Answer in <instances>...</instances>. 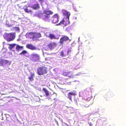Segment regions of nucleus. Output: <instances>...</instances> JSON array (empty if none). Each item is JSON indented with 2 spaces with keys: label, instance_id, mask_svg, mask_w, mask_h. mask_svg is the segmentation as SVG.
<instances>
[{
  "label": "nucleus",
  "instance_id": "39448f33",
  "mask_svg": "<svg viewBox=\"0 0 126 126\" xmlns=\"http://www.w3.org/2000/svg\"><path fill=\"white\" fill-rule=\"evenodd\" d=\"M52 22L54 23H56L58 22L59 21V17L57 14H55L53 16Z\"/></svg>",
  "mask_w": 126,
  "mask_h": 126
},
{
  "label": "nucleus",
  "instance_id": "bb28decb",
  "mask_svg": "<svg viewBox=\"0 0 126 126\" xmlns=\"http://www.w3.org/2000/svg\"><path fill=\"white\" fill-rule=\"evenodd\" d=\"M104 97L106 99L107 98V95H105L104 96Z\"/></svg>",
  "mask_w": 126,
  "mask_h": 126
},
{
  "label": "nucleus",
  "instance_id": "9d476101",
  "mask_svg": "<svg viewBox=\"0 0 126 126\" xmlns=\"http://www.w3.org/2000/svg\"><path fill=\"white\" fill-rule=\"evenodd\" d=\"M41 35L40 33H36L34 32L33 40H36L37 39L41 37Z\"/></svg>",
  "mask_w": 126,
  "mask_h": 126
},
{
  "label": "nucleus",
  "instance_id": "a878e982",
  "mask_svg": "<svg viewBox=\"0 0 126 126\" xmlns=\"http://www.w3.org/2000/svg\"><path fill=\"white\" fill-rule=\"evenodd\" d=\"M38 1L39 2L41 5L43 3L44 1V0H38Z\"/></svg>",
  "mask_w": 126,
  "mask_h": 126
},
{
  "label": "nucleus",
  "instance_id": "f257e3e1",
  "mask_svg": "<svg viewBox=\"0 0 126 126\" xmlns=\"http://www.w3.org/2000/svg\"><path fill=\"white\" fill-rule=\"evenodd\" d=\"M15 33H5L3 35L4 38L8 42L14 40L16 37Z\"/></svg>",
  "mask_w": 126,
  "mask_h": 126
},
{
  "label": "nucleus",
  "instance_id": "423d86ee",
  "mask_svg": "<svg viewBox=\"0 0 126 126\" xmlns=\"http://www.w3.org/2000/svg\"><path fill=\"white\" fill-rule=\"evenodd\" d=\"M62 12L63 14V15L66 16V18L68 20V22L69 23V22L68 21L69 19V17L70 15V13L67 11L65 10H63Z\"/></svg>",
  "mask_w": 126,
  "mask_h": 126
},
{
  "label": "nucleus",
  "instance_id": "393cba45",
  "mask_svg": "<svg viewBox=\"0 0 126 126\" xmlns=\"http://www.w3.org/2000/svg\"><path fill=\"white\" fill-rule=\"evenodd\" d=\"M90 105V104L88 102H86L85 103L84 106L85 107H88Z\"/></svg>",
  "mask_w": 126,
  "mask_h": 126
},
{
  "label": "nucleus",
  "instance_id": "20e7f679",
  "mask_svg": "<svg viewBox=\"0 0 126 126\" xmlns=\"http://www.w3.org/2000/svg\"><path fill=\"white\" fill-rule=\"evenodd\" d=\"M69 40V37L65 35H64L60 39L59 43L61 45H63L64 42H66Z\"/></svg>",
  "mask_w": 126,
  "mask_h": 126
},
{
  "label": "nucleus",
  "instance_id": "7ed1b4c3",
  "mask_svg": "<svg viewBox=\"0 0 126 126\" xmlns=\"http://www.w3.org/2000/svg\"><path fill=\"white\" fill-rule=\"evenodd\" d=\"M30 59V60L32 62H36L39 60V56L37 54H32L31 55Z\"/></svg>",
  "mask_w": 126,
  "mask_h": 126
},
{
  "label": "nucleus",
  "instance_id": "412c9836",
  "mask_svg": "<svg viewBox=\"0 0 126 126\" xmlns=\"http://www.w3.org/2000/svg\"><path fill=\"white\" fill-rule=\"evenodd\" d=\"M8 45L9 46V49L11 50L16 45V44H9Z\"/></svg>",
  "mask_w": 126,
  "mask_h": 126
},
{
  "label": "nucleus",
  "instance_id": "6ab92c4d",
  "mask_svg": "<svg viewBox=\"0 0 126 126\" xmlns=\"http://www.w3.org/2000/svg\"><path fill=\"white\" fill-rule=\"evenodd\" d=\"M71 50H69L67 51V54H64V52L63 51H62L61 52V56L62 57H64L66 55H67L69 53V52L71 51Z\"/></svg>",
  "mask_w": 126,
  "mask_h": 126
},
{
  "label": "nucleus",
  "instance_id": "f03ea898",
  "mask_svg": "<svg viewBox=\"0 0 126 126\" xmlns=\"http://www.w3.org/2000/svg\"><path fill=\"white\" fill-rule=\"evenodd\" d=\"M36 73L39 76L47 74V68L44 66L38 67Z\"/></svg>",
  "mask_w": 126,
  "mask_h": 126
},
{
  "label": "nucleus",
  "instance_id": "f3484780",
  "mask_svg": "<svg viewBox=\"0 0 126 126\" xmlns=\"http://www.w3.org/2000/svg\"><path fill=\"white\" fill-rule=\"evenodd\" d=\"M35 76V74L34 73H31V76L29 78V80L32 81L34 80V77Z\"/></svg>",
  "mask_w": 126,
  "mask_h": 126
},
{
  "label": "nucleus",
  "instance_id": "0eeeda50",
  "mask_svg": "<svg viewBox=\"0 0 126 126\" xmlns=\"http://www.w3.org/2000/svg\"><path fill=\"white\" fill-rule=\"evenodd\" d=\"M57 45L56 43L55 42H52L49 43L47 46L51 50L55 47Z\"/></svg>",
  "mask_w": 126,
  "mask_h": 126
},
{
  "label": "nucleus",
  "instance_id": "ddd939ff",
  "mask_svg": "<svg viewBox=\"0 0 126 126\" xmlns=\"http://www.w3.org/2000/svg\"><path fill=\"white\" fill-rule=\"evenodd\" d=\"M34 32H29L27 33L26 35L27 37L30 38H32L33 40L34 37Z\"/></svg>",
  "mask_w": 126,
  "mask_h": 126
},
{
  "label": "nucleus",
  "instance_id": "6e6552de",
  "mask_svg": "<svg viewBox=\"0 0 126 126\" xmlns=\"http://www.w3.org/2000/svg\"><path fill=\"white\" fill-rule=\"evenodd\" d=\"M26 47L31 50H33L36 49V48L31 44H28L26 46Z\"/></svg>",
  "mask_w": 126,
  "mask_h": 126
},
{
  "label": "nucleus",
  "instance_id": "b1692460",
  "mask_svg": "<svg viewBox=\"0 0 126 126\" xmlns=\"http://www.w3.org/2000/svg\"><path fill=\"white\" fill-rule=\"evenodd\" d=\"M27 51L25 50H23L19 53V54L21 55H24L25 54L27 53Z\"/></svg>",
  "mask_w": 126,
  "mask_h": 126
},
{
  "label": "nucleus",
  "instance_id": "2eb2a0df",
  "mask_svg": "<svg viewBox=\"0 0 126 126\" xmlns=\"http://www.w3.org/2000/svg\"><path fill=\"white\" fill-rule=\"evenodd\" d=\"M44 13L50 16V15H52L53 13L52 11L50 10H44Z\"/></svg>",
  "mask_w": 126,
  "mask_h": 126
},
{
  "label": "nucleus",
  "instance_id": "a211bd4d",
  "mask_svg": "<svg viewBox=\"0 0 126 126\" xmlns=\"http://www.w3.org/2000/svg\"><path fill=\"white\" fill-rule=\"evenodd\" d=\"M50 17V16L46 14L43 17V19L45 21H47L48 20Z\"/></svg>",
  "mask_w": 126,
  "mask_h": 126
},
{
  "label": "nucleus",
  "instance_id": "f8f14e48",
  "mask_svg": "<svg viewBox=\"0 0 126 126\" xmlns=\"http://www.w3.org/2000/svg\"><path fill=\"white\" fill-rule=\"evenodd\" d=\"M29 6H25L23 7V9L25 12L27 13H32V10L31 9H29L28 8Z\"/></svg>",
  "mask_w": 126,
  "mask_h": 126
},
{
  "label": "nucleus",
  "instance_id": "1a4fd4ad",
  "mask_svg": "<svg viewBox=\"0 0 126 126\" xmlns=\"http://www.w3.org/2000/svg\"><path fill=\"white\" fill-rule=\"evenodd\" d=\"M8 63V61L4 59L1 60L0 61V65L1 66H4Z\"/></svg>",
  "mask_w": 126,
  "mask_h": 126
},
{
  "label": "nucleus",
  "instance_id": "cd10ccee",
  "mask_svg": "<svg viewBox=\"0 0 126 126\" xmlns=\"http://www.w3.org/2000/svg\"><path fill=\"white\" fill-rule=\"evenodd\" d=\"M67 24L65 23V25H64L65 26H67Z\"/></svg>",
  "mask_w": 126,
  "mask_h": 126
},
{
  "label": "nucleus",
  "instance_id": "9b49d317",
  "mask_svg": "<svg viewBox=\"0 0 126 126\" xmlns=\"http://www.w3.org/2000/svg\"><path fill=\"white\" fill-rule=\"evenodd\" d=\"M76 95V94L74 93L69 92L67 94L68 96L67 98H69L70 100H72V96H75Z\"/></svg>",
  "mask_w": 126,
  "mask_h": 126
},
{
  "label": "nucleus",
  "instance_id": "5701e85b",
  "mask_svg": "<svg viewBox=\"0 0 126 126\" xmlns=\"http://www.w3.org/2000/svg\"><path fill=\"white\" fill-rule=\"evenodd\" d=\"M43 90H44L46 93V96H48L49 95V92L45 88H43Z\"/></svg>",
  "mask_w": 126,
  "mask_h": 126
},
{
  "label": "nucleus",
  "instance_id": "dca6fc26",
  "mask_svg": "<svg viewBox=\"0 0 126 126\" xmlns=\"http://www.w3.org/2000/svg\"><path fill=\"white\" fill-rule=\"evenodd\" d=\"M48 37L51 40L58 39V38L56 37L52 33L49 34Z\"/></svg>",
  "mask_w": 126,
  "mask_h": 126
},
{
  "label": "nucleus",
  "instance_id": "4be33fe9",
  "mask_svg": "<svg viewBox=\"0 0 126 126\" xmlns=\"http://www.w3.org/2000/svg\"><path fill=\"white\" fill-rule=\"evenodd\" d=\"M64 18H63V19L60 22L57 24V25H60L62 24H64L65 22V21L64 20Z\"/></svg>",
  "mask_w": 126,
  "mask_h": 126
},
{
  "label": "nucleus",
  "instance_id": "4468645a",
  "mask_svg": "<svg viewBox=\"0 0 126 126\" xmlns=\"http://www.w3.org/2000/svg\"><path fill=\"white\" fill-rule=\"evenodd\" d=\"M31 7L34 9L36 10L39 9L40 7L39 4L36 3L32 6Z\"/></svg>",
  "mask_w": 126,
  "mask_h": 126
},
{
  "label": "nucleus",
  "instance_id": "aec40b11",
  "mask_svg": "<svg viewBox=\"0 0 126 126\" xmlns=\"http://www.w3.org/2000/svg\"><path fill=\"white\" fill-rule=\"evenodd\" d=\"M23 46H20L19 45H17L16 47V49L18 50H20L21 49L23 48Z\"/></svg>",
  "mask_w": 126,
  "mask_h": 126
}]
</instances>
